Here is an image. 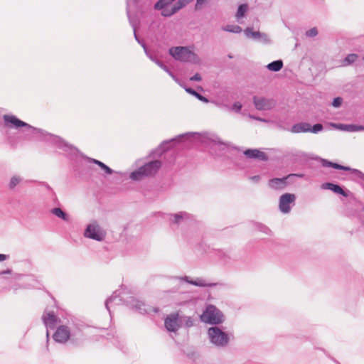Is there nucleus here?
<instances>
[{
  "mask_svg": "<svg viewBox=\"0 0 364 364\" xmlns=\"http://www.w3.org/2000/svg\"><path fill=\"white\" fill-rule=\"evenodd\" d=\"M3 119L4 125L6 127L14 128L16 129L24 128L25 129L23 132H25L26 138L28 140L38 139L50 142L58 148L69 153L70 154H75L79 152L76 147L68 144L60 136L48 133L41 129L34 127L19 119L14 115L4 114L3 116Z\"/></svg>",
  "mask_w": 364,
  "mask_h": 364,
  "instance_id": "f257e3e1",
  "label": "nucleus"
},
{
  "mask_svg": "<svg viewBox=\"0 0 364 364\" xmlns=\"http://www.w3.org/2000/svg\"><path fill=\"white\" fill-rule=\"evenodd\" d=\"M53 338L57 343L69 342L70 345L75 347L81 346L85 339V334L80 328L75 326H68L65 325L58 326Z\"/></svg>",
  "mask_w": 364,
  "mask_h": 364,
  "instance_id": "f03ea898",
  "label": "nucleus"
},
{
  "mask_svg": "<svg viewBox=\"0 0 364 364\" xmlns=\"http://www.w3.org/2000/svg\"><path fill=\"white\" fill-rule=\"evenodd\" d=\"M114 303V305L125 304L130 309H134L140 314L146 313L144 304L140 301L136 300L134 296H125V294L119 292L118 290L113 292L112 296L107 298L105 301V308L108 311L110 317L112 318V311L110 309V304Z\"/></svg>",
  "mask_w": 364,
  "mask_h": 364,
  "instance_id": "7ed1b4c3",
  "label": "nucleus"
},
{
  "mask_svg": "<svg viewBox=\"0 0 364 364\" xmlns=\"http://www.w3.org/2000/svg\"><path fill=\"white\" fill-rule=\"evenodd\" d=\"M160 160H153L146 163L130 174V178L134 181H140L144 177L154 176L161 167Z\"/></svg>",
  "mask_w": 364,
  "mask_h": 364,
  "instance_id": "20e7f679",
  "label": "nucleus"
},
{
  "mask_svg": "<svg viewBox=\"0 0 364 364\" xmlns=\"http://www.w3.org/2000/svg\"><path fill=\"white\" fill-rule=\"evenodd\" d=\"M200 320L206 323L218 325L224 321V315L213 305H208L200 316Z\"/></svg>",
  "mask_w": 364,
  "mask_h": 364,
  "instance_id": "39448f33",
  "label": "nucleus"
},
{
  "mask_svg": "<svg viewBox=\"0 0 364 364\" xmlns=\"http://www.w3.org/2000/svg\"><path fill=\"white\" fill-rule=\"evenodd\" d=\"M198 135V133L197 132H187L185 134H180L176 138H173L169 141H164L159 145V146L157 149L153 150L151 152L150 155L151 156L153 157H155L158 155H161L162 153L165 152L166 151L170 149L171 144L175 143L176 141L189 140L191 141L192 138H194Z\"/></svg>",
  "mask_w": 364,
  "mask_h": 364,
  "instance_id": "423d86ee",
  "label": "nucleus"
},
{
  "mask_svg": "<svg viewBox=\"0 0 364 364\" xmlns=\"http://www.w3.org/2000/svg\"><path fill=\"white\" fill-rule=\"evenodd\" d=\"M208 335L210 342L218 347L226 346L230 341L229 335L217 326L210 327Z\"/></svg>",
  "mask_w": 364,
  "mask_h": 364,
  "instance_id": "0eeeda50",
  "label": "nucleus"
},
{
  "mask_svg": "<svg viewBox=\"0 0 364 364\" xmlns=\"http://www.w3.org/2000/svg\"><path fill=\"white\" fill-rule=\"evenodd\" d=\"M83 235L87 238L98 242L102 241L105 237V234L96 220H93L87 225Z\"/></svg>",
  "mask_w": 364,
  "mask_h": 364,
  "instance_id": "6e6552de",
  "label": "nucleus"
},
{
  "mask_svg": "<svg viewBox=\"0 0 364 364\" xmlns=\"http://www.w3.org/2000/svg\"><path fill=\"white\" fill-rule=\"evenodd\" d=\"M168 53L176 60L188 62L191 60V55H194L188 47L176 46L169 48Z\"/></svg>",
  "mask_w": 364,
  "mask_h": 364,
  "instance_id": "1a4fd4ad",
  "label": "nucleus"
},
{
  "mask_svg": "<svg viewBox=\"0 0 364 364\" xmlns=\"http://www.w3.org/2000/svg\"><path fill=\"white\" fill-rule=\"evenodd\" d=\"M296 196L294 193H286L279 197V210L287 214L291 211V207L295 205Z\"/></svg>",
  "mask_w": 364,
  "mask_h": 364,
  "instance_id": "9d476101",
  "label": "nucleus"
},
{
  "mask_svg": "<svg viewBox=\"0 0 364 364\" xmlns=\"http://www.w3.org/2000/svg\"><path fill=\"white\" fill-rule=\"evenodd\" d=\"M244 33L247 38L253 39L255 41L262 43H269L270 40L265 33L255 31L252 27H247L244 30Z\"/></svg>",
  "mask_w": 364,
  "mask_h": 364,
  "instance_id": "9b49d317",
  "label": "nucleus"
},
{
  "mask_svg": "<svg viewBox=\"0 0 364 364\" xmlns=\"http://www.w3.org/2000/svg\"><path fill=\"white\" fill-rule=\"evenodd\" d=\"M164 326L168 331L177 332L181 328L179 314H171L168 316L164 320Z\"/></svg>",
  "mask_w": 364,
  "mask_h": 364,
  "instance_id": "f8f14e48",
  "label": "nucleus"
},
{
  "mask_svg": "<svg viewBox=\"0 0 364 364\" xmlns=\"http://www.w3.org/2000/svg\"><path fill=\"white\" fill-rule=\"evenodd\" d=\"M42 319L45 326L47 328L46 337H49L48 329H54L58 322V318L54 314V312H45L42 316Z\"/></svg>",
  "mask_w": 364,
  "mask_h": 364,
  "instance_id": "ddd939ff",
  "label": "nucleus"
},
{
  "mask_svg": "<svg viewBox=\"0 0 364 364\" xmlns=\"http://www.w3.org/2000/svg\"><path fill=\"white\" fill-rule=\"evenodd\" d=\"M253 103L257 110H269L271 109L274 105L273 100H269L265 97H253Z\"/></svg>",
  "mask_w": 364,
  "mask_h": 364,
  "instance_id": "4468645a",
  "label": "nucleus"
},
{
  "mask_svg": "<svg viewBox=\"0 0 364 364\" xmlns=\"http://www.w3.org/2000/svg\"><path fill=\"white\" fill-rule=\"evenodd\" d=\"M321 188L331 190L333 193L340 194L344 197H348L350 195H352L350 191L344 190L341 186L330 182L323 183L321 185Z\"/></svg>",
  "mask_w": 364,
  "mask_h": 364,
  "instance_id": "2eb2a0df",
  "label": "nucleus"
},
{
  "mask_svg": "<svg viewBox=\"0 0 364 364\" xmlns=\"http://www.w3.org/2000/svg\"><path fill=\"white\" fill-rule=\"evenodd\" d=\"M288 176L282 178H274L269 181V186L274 190L284 189L288 185Z\"/></svg>",
  "mask_w": 364,
  "mask_h": 364,
  "instance_id": "dca6fc26",
  "label": "nucleus"
},
{
  "mask_svg": "<svg viewBox=\"0 0 364 364\" xmlns=\"http://www.w3.org/2000/svg\"><path fill=\"white\" fill-rule=\"evenodd\" d=\"M143 49L146 55V56L154 63H155L157 65H159L161 69H163L165 72H166L171 77H172L174 80H176L175 75L170 70V69L164 65L161 60L157 59L156 57L152 55L148 50V48L146 45H142Z\"/></svg>",
  "mask_w": 364,
  "mask_h": 364,
  "instance_id": "f3484780",
  "label": "nucleus"
},
{
  "mask_svg": "<svg viewBox=\"0 0 364 364\" xmlns=\"http://www.w3.org/2000/svg\"><path fill=\"white\" fill-rule=\"evenodd\" d=\"M244 155L249 159H255L262 161L268 160V156L264 152L260 151L258 149H248L244 151Z\"/></svg>",
  "mask_w": 364,
  "mask_h": 364,
  "instance_id": "a211bd4d",
  "label": "nucleus"
},
{
  "mask_svg": "<svg viewBox=\"0 0 364 364\" xmlns=\"http://www.w3.org/2000/svg\"><path fill=\"white\" fill-rule=\"evenodd\" d=\"M180 279L186 281L187 283L196 287H211L217 285L216 283H208L205 280L201 278H197L196 280L191 279L189 277L185 276L184 277L179 278Z\"/></svg>",
  "mask_w": 364,
  "mask_h": 364,
  "instance_id": "6ab92c4d",
  "label": "nucleus"
},
{
  "mask_svg": "<svg viewBox=\"0 0 364 364\" xmlns=\"http://www.w3.org/2000/svg\"><path fill=\"white\" fill-rule=\"evenodd\" d=\"M331 125L334 127H336V128L342 130V131H346V132H349L364 131V126H363V125L333 124V123H332Z\"/></svg>",
  "mask_w": 364,
  "mask_h": 364,
  "instance_id": "aec40b11",
  "label": "nucleus"
},
{
  "mask_svg": "<svg viewBox=\"0 0 364 364\" xmlns=\"http://www.w3.org/2000/svg\"><path fill=\"white\" fill-rule=\"evenodd\" d=\"M311 124L308 122H299L291 126L290 132L294 134L309 132Z\"/></svg>",
  "mask_w": 364,
  "mask_h": 364,
  "instance_id": "412c9836",
  "label": "nucleus"
},
{
  "mask_svg": "<svg viewBox=\"0 0 364 364\" xmlns=\"http://www.w3.org/2000/svg\"><path fill=\"white\" fill-rule=\"evenodd\" d=\"M87 161L90 163H92V164H95L96 165H97L99 167H100V168L104 171V172L107 174V175H111L113 173L114 171L109 168L108 166H107L105 164H104L103 162L97 160V159H92V158H90V157H85Z\"/></svg>",
  "mask_w": 364,
  "mask_h": 364,
  "instance_id": "4be33fe9",
  "label": "nucleus"
},
{
  "mask_svg": "<svg viewBox=\"0 0 364 364\" xmlns=\"http://www.w3.org/2000/svg\"><path fill=\"white\" fill-rule=\"evenodd\" d=\"M321 165L323 167H331V168H333L335 169L343 170V171H350V170H351V168H350L348 166H345L338 164L337 163H334V162L330 161H328L327 159H321Z\"/></svg>",
  "mask_w": 364,
  "mask_h": 364,
  "instance_id": "5701e85b",
  "label": "nucleus"
},
{
  "mask_svg": "<svg viewBox=\"0 0 364 364\" xmlns=\"http://www.w3.org/2000/svg\"><path fill=\"white\" fill-rule=\"evenodd\" d=\"M171 221L175 224H181L184 220L189 218V214L186 212H179L178 213L171 215Z\"/></svg>",
  "mask_w": 364,
  "mask_h": 364,
  "instance_id": "b1692460",
  "label": "nucleus"
},
{
  "mask_svg": "<svg viewBox=\"0 0 364 364\" xmlns=\"http://www.w3.org/2000/svg\"><path fill=\"white\" fill-rule=\"evenodd\" d=\"M179 320L181 327L190 328L194 326V320L191 316L179 314Z\"/></svg>",
  "mask_w": 364,
  "mask_h": 364,
  "instance_id": "393cba45",
  "label": "nucleus"
},
{
  "mask_svg": "<svg viewBox=\"0 0 364 364\" xmlns=\"http://www.w3.org/2000/svg\"><path fill=\"white\" fill-rule=\"evenodd\" d=\"M283 67V61L282 60H277L269 63L267 68L269 70L273 72L279 71Z\"/></svg>",
  "mask_w": 364,
  "mask_h": 364,
  "instance_id": "a878e982",
  "label": "nucleus"
},
{
  "mask_svg": "<svg viewBox=\"0 0 364 364\" xmlns=\"http://www.w3.org/2000/svg\"><path fill=\"white\" fill-rule=\"evenodd\" d=\"M51 213L64 221L69 220V215L60 208H54L50 210Z\"/></svg>",
  "mask_w": 364,
  "mask_h": 364,
  "instance_id": "bb28decb",
  "label": "nucleus"
},
{
  "mask_svg": "<svg viewBox=\"0 0 364 364\" xmlns=\"http://www.w3.org/2000/svg\"><path fill=\"white\" fill-rule=\"evenodd\" d=\"M185 88V90L193 95L194 97H196L197 99H198L200 101L203 102H208L209 100L207 97H205V96L202 95L201 94H200L199 92H198L197 91H196L194 89L191 88V87H184Z\"/></svg>",
  "mask_w": 364,
  "mask_h": 364,
  "instance_id": "cd10ccee",
  "label": "nucleus"
},
{
  "mask_svg": "<svg viewBox=\"0 0 364 364\" xmlns=\"http://www.w3.org/2000/svg\"><path fill=\"white\" fill-rule=\"evenodd\" d=\"M216 255L220 260V262L223 264H227L230 260V256L229 254L223 250H218L216 252Z\"/></svg>",
  "mask_w": 364,
  "mask_h": 364,
  "instance_id": "c85d7f7f",
  "label": "nucleus"
},
{
  "mask_svg": "<svg viewBox=\"0 0 364 364\" xmlns=\"http://www.w3.org/2000/svg\"><path fill=\"white\" fill-rule=\"evenodd\" d=\"M222 30L233 33H240L242 31V28L237 25H226L222 27Z\"/></svg>",
  "mask_w": 364,
  "mask_h": 364,
  "instance_id": "c756f323",
  "label": "nucleus"
},
{
  "mask_svg": "<svg viewBox=\"0 0 364 364\" xmlns=\"http://www.w3.org/2000/svg\"><path fill=\"white\" fill-rule=\"evenodd\" d=\"M127 16H128L129 24L132 27L133 31H136V27L139 24V21L138 18L136 16H131L130 14H129V9H127Z\"/></svg>",
  "mask_w": 364,
  "mask_h": 364,
  "instance_id": "7c9ffc66",
  "label": "nucleus"
},
{
  "mask_svg": "<svg viewBox=\"0 0 364 364\" xmlns=\"http://www.w3.org/2000/svg\"><path fill=\"white\" fill-rule=\"evenodd\" d=\"M358 58V55L355 53H350L347 55V56L343 60L344 65H349L355 63Z\"/></svg>",
  "mask_w": 364,
  "mask_h": 364,
  "instance_id": "2f4dec72",
  "label": "nucleus"
},
{
  "mask_svg": "<svg viewBox=\"0 0 364 364\" xmlns=\"http://www.w3.org/2000/svg\"><path fill=\"white\" fill-rule=\"evenodd\" d=\"M247 11V5L245 4H240L238 6L237 13H236V18L237 19L242 18L245 16V13Z\"/></svg>",
  "mask_w": 364,
  "mask_h": 364,
  "instance_id": "473e14b6",
  "label": "nucleus"
},
{
  "mask_svg": "<svg viewBox=\"0 0 364 364\" xmlns=\"http://www.w3.org/2000/svg\"><path fill=\"white\" fill-rule=\"evenodd\" d=\"M222 107H224V108H225L227 109H231V110L234 111L236 113H239L241 111V109H242V105L240 102H235L233 103V105H232L231 107H230L227 105H223Z\"/></svg>",
  "mask_w": 364,
  "mask_h": 364,
  "instance_id": "72a5a7b5",
  "label": "nucleus"
},
{
  "mask_svg": "<svg viewBox=\"0 0 364 364\" xmlns=\"http://www.w3.org/2000/svg\"><path fill=\"white\" fill-rule=\"evenodd\" d=\"M21 181L22 178L19 176H14L9 181V188L13 190Z\"/></svg>",
  "mask_w": 364,
  "mask_h": 364,
  "instance_id": "f704fd0d",
  "label": "nucleus"
},
{
  "mask_svg": "<svg viewBox=\"0 0 364 364\" xmlns=\"http://www.w3.org/2000/svg\"><path fill=\"white\" fill-rule=\"evenodd\" d=\"M186 0H178L173 6H172V13H176L180 9L186 6Z\"/></svg>",
  "mask_w": 364,
  "mask_h": 364,
  "instance_id": "c9c22d12",
  "label": "nucleus"
},
{
  "mask_svg": "<svg viewBox=\"0 0 364 364\" xmlns=\"http://www.w3.org/2000/svg\"><path fill=\"white\" fill-rule=\"evenodd\" d=\"M323 130V124L321 123H317L313 126L311 125L309 132H311L314 134H317Z\"/></svg>",
  "mask_w": 364,
  "mask_h": 364,
  "instance_id": "e433bc0d",
  "label": "nucleus"
},
{
  "mask_svg": "<svg viewBox=\"0 0 364 364\" xmlns=\"http://www.w3.org/2000/svg\"><path fill=\"white\" fill-rule=\"evenodd\" d=\"M255 227L259 231L262 232L267 235H269L271 232L270 229L262 223H257Z\"/></svg>",
  "mask_w": 364,
  "mask_h": 364,
  "instance_id": "4c0bfd02",
  "label": "nucleus"
},
{
  "mask_svg": "<svg viewBox=\"0 0 364 364\" xmlns=\"http://www.w3.org/2000/svg\"><path fill=\"white\" fill-rule=\"evenodd\" d=\"M355 176L362 180L363 183H364V173L358 169L351 168L350 170Z\"/></svg>",
  "mask_w": 364,
  "mask_h": 364,
  "instance_id": "58836bf2",
  "label": "nucleus"
},
{
  "mask_svg": "<svg viewBox=\"0 0 364 364\" xmlns=\"http://www.w3.org/2000/svg\"><path fill=\"white\" fill-rule=\"evenodd\" d=\"M176 13H172V8L171 9H167L166 7L165 9H161V16L164 17H170L175 14Z\"/></svg>",
  "mask_w": 364,
  "mask_h": 364,
  "instance_id": "ea45409f",
  "label": "nucleus"
},
{
  "mask_svg": "<svg viewBox=\"0 0 364 364\" xmlns=\"http://www.w3.org/2000/svg\"><path fill=\"white\" fill-rule=\"evenodd\" d=\"M318 35V30L316 28H312L306 32V36L308 37H315Z\"/></svg>",
  "mask_w": 364,
  "mask_h": 364,
  "instance_id": "a19ab883",
  "label": "nucleus"
},
{
  "mask_svg": "<svg viewBox=\"0 0 364 364\" xmlns=\"http://www.w3.org/2000/svg\"><path fill=\"white\" fill-rule=\"evenodd\" d=\"M343 102V99L341 97H335L332 102V106L334 107H339Z\"/></svg>",
  "mask_w": 364,
  "mask_h": 364,
  "instance_id": "79ce46f5",
  "label": "nucleus"
},
{
  "mask_svg": "<svg viewBox=\"0 0 364 364\" xmlns=\"http://www.w3.org/2000/svg\"><path fill=\"white\" fill-rule=\"evenodd\" d=\"M201 76L199 73H196L193 76H192L190 78V80L191 81H200L201 80Z\"/></svg>",
  "mask_w": 364,
  "mask_h": 364,
  "instance_id": "37998d69",
  "label": "nucleus"
},
{
  "mask_svg": "<svg viewBox=\"0 0 364 364\" xmlns=\"http://www.w3.org/2000/svg\"><path fill=\"white\" fill-rule=\"evenodd\" d=\"M287 176L289 177V179L291 178H293V177H298V178H303L304 177V173H290Z\"/></svg>",
  "mask_w": 364,
  "mask_h": 364,
  "instance_id": "c03bdc74",
  "label": "nucleus"
},
{
  "mask_svg": "<svg viewBox=\"0 0 364 364\" xmlns=\"http://www.w3.org/2000/svg\"><path fill=\"white\" fill-rule=\"evenodd\" d=\"M134 38L135 40L142 46V45H146L144 41H141L137 34H136V31H134Z\"/></svg>",
  "mask_w": 364,
  "mask_h": 364,
  "instance_id": "a18cd8bd",
  "label": "nucleus"
},
{
  "mask_svg": "<svg viewBox=\"0 0 364 364\" xmlns=\"http://www.w3.org/2000/svg\"><path fill=\"white\" fill-rule=\"evenodd\" d=\"M9 258V255L0 254V262L4 261Z\"/></svg>",
  "mask_w": 364,
  "mask_h": 364,
  "instance_id": "49530a36",
  "label": "nucleus"
},
{
  "mask_svg": "<svg viewBox=\"0 0 364 364\" xmlns=\"http://www.w3.org/2000/svg\"><path fill=\"white\" fill-rule=\"evenodd\" d=\"M250 179L252 181H253L254 182H259V181L260 180V176L257 175V176H253L250 178Z\"/></svg>",
  "mask_w": 364,
  "mask_h": 364,
  "instance_id": "de8ad7c7",
  "label": "nucleus"
},
{
  "mask_svg": "<svg viewBox=\"0 0 364 364\" xmlns=\"http://www.w3.org/2000/svg\"><path fill=\"white\" fill-rule=\"evenodd\" d=\"M12 270L11 269H7L6 270L0 272V275H3L5 274H11Z\"/></svg>",
  "mask_w": 364,
  "mask_h": 364,
  "instance_id": "09e8293b",
  "label": "nucleus"
},
{
  "mask_svg": "<svg viewBox=\"0 0 364 364\" xmlns=\"http://www.w3.org/2000/svg\"><path fill=\"white\" fill-rule=\"evenodd\" d=\"M215 144H219V145H223L225 146V147H228L229 146V144L228 143H225V142H223L220 140H218V141H215Z\"/></svg>",
  "mask_w": 364,
  "mask_h": 364,
  "instance_id": "8fccbe9b",
  "label": "nucleus"
},
{
  "mask_svg": "<svg viewBox=\"0 0 364 364\" xmlns=\"http://www.w3.org/2000/svg\"><path fill=\"white\" fill-rule=\"evenodd\" d=\"M296 156L297 157H299V158H301L303 156H304V152H301V151H298L296 154H295Z\"/></svg>",
  "mask_w": 364,
  "mask_h": 364,
  "instance_id": "3c124183",
  "label": "nucleus"
},
{
  "mask_svg": "<svg viewBox=\"0 0 364 364\" xmlns=\"http://www.w3.org/2000/svg\"><path fill=\"white\" fill-rule=\"evenodd\" d=\"M207 0H196V5H202L204 4Z\"/></svg>",
  "mask_w": 364,
  "mask_h": 364,
  "instance_id": "603ef678",
  "label": "nucleus"
},
{
  "mask_svg": "<svg viewBox=\"0 0 364 364\" xmlns=\"http://www.w3.org/2000/svg\"><path fill=\"white\" fill-rule=\"evenodd\" d=\"M250 117L252 119H257V120H259V121H264V119L260 118V117H254V116H252V115H250Z\"/></svg>",
  "mask_w": 364,
  "mask_h": 364,
  "instance_id": "864d4df0",
  "label": "nucleus"
},
{
  "mask_svg": "<svg viewBox=\"0 0 364 364\" xmlns=\"http://www.w3.org/2000/svg\"><path fill=\"white\" fill-rule=\"evenodd\" d=\"M361 223L364 225V218L361 220Z\"/></svg>",
  "mask_w": 364,
  "mask_h": 364,
  "instance_id": "5fc2aeb1",
  "label": "nucleus"
},
{
  "mask_svg": "<svg viewBox=\"0 0 364 364\" xmlns=\"http://www.w3.org/2000/svg\"><path fill=\"white\" fill-rule=\"evenodd\" d=\"M228 58H232V56L231 55H228Z\"/></svg>",
  "mask_w": 364,
  "mask_h": 364,
  "instance_id": "6e6d98bb",
  "label": "nucleus"
},
{
  "mask_svg": "<svg viewBox=\"0 0 364 364\" xmlns=\"http://www.w3.org/2000/svg\"><path fill=\"white\" fill-rule=\"evenodd\" d=\"M48 189H50V187L49 186H47Z\"/></svg>",
  "mask_w": 364,
  "mask_h": 364,
  "instance_id": "4d7b16f0",
  "label": "nucleus"
},
{
  "mask_svg": "<svg viewBox=\"0 0 364 364\" xmlns=\"http://www.w3.org/2000/svg\"><path fill=\"white\" fill-rule=\"evenodd\" d=\"M362 185H363V188H364V182L362 183Z\"/></svg>",
  "mask_w": 364,
  "mask_h": 364,
  "instance_id": "13d9d810",
  "label": "nucleus"
},
{
  "mask_svg": "<svg viewBox=\"0 0 364 364\" xmlns=\"http://www.w3.org/2000/svg\"><path fill=\"white\" fill-rule=\"evenodd\" d=\"M363 60H364V56L363 57Z\"/></svg>",
  "mask_w": 364,
  "mask_h": 364,
  "instance_id": "bf43d9fd",
  "label": "nucleus"
}]
</instances>
